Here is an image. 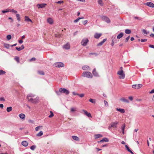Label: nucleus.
<instances>
[{
  "instance_id": "3c124183",
  "label": "nucleus",
  "mask_w": 154,
  "mask_h": 154,
  "mask_svg": "<svg viewBox=\"0 0 154 154\" xmlns=\"http://www.w3.org/2000/svg\"><path fill=\"white\" fill-rule=\"evenodd\" d=\"M40 127V126H38L36 127L35 128V131H38Z\"/></svg>"
},
{
  "instance_id": "2f4dec72",
  "label": "nucleus",
  "mask_w": 154,
  "mask_h": 154,
  "mask_svg": "<svg viewBox=\"0 0 154 154\" xmlns=\"http://www.w3.org/2000/svg\"><path fill=\"white\" fill-rule=\"evenodd\" d=\"M12 110V107L11 106L8 107L7 108V111L8 112H9Z\"/></svg>"
},
{
  "instance_id": "c85d7f7f",
  "label": "nucleus",
  "mask_w": 154,
  "mask_h": 154,
  "mask_svg": "<svg viewBox=\"0 0 154 154\" xmlns=\"http://www.w3.org/2000/svg\"><path fill=\"white\" fill-rule=\"evenodd\" d=\"M142 32L144 34L147 35L149 33V32H147L145 29H143L142 31Z\"/></svg>"
},
{
  "instance_id": "b1692460",
  "label": "nucleus",
  "mask_w": 154,
  "mask_h": 154,
  "mask_svg": "<svg viewBox=\"0 0 154 154\" xmlns=\"http://www.w3.org/2000/svg\"><path fill=\"white\" fill-rule=\"evenodd\" d=\"M123 32H121L118 35L117 38L118 39H120L123 36Z\"/></svg>"
},
{
  "instance_id": "ea45409f",
  "label": "nucleus",
  "mask_w": 154,
  "mask_h": 154,
  "mask_svg": "<svg viewBox=\"0 0 154 154\" xmlns=\"http://www.w3.org/2000/svg\"><path fill=\"white\" fill-rule=\"evenodd\" d=\"M36 146H35V145H33V146H31V147H30V149H31L32 150H34L36 148Z\"/></svg>"
},
{
  "instance_id": "49530a36",
  "label": "nucleus",
  "mask_w": 154,
  "mask_h": 154,
  "mask_svg": "<svg viewBox=\"0 0 154 154\" xmlns=\"http://www.w3.org/2000/svg\"><path fill=\"white\" fill-rule=\"evenodd\" d=\"M9 45L8 44H5L4 45V46L6 48H8L9 47Z\"/></svg>"
},
{
  "instance_id": "9d476101",
  "label": "nucleus",
  "mask_w": 154,
  "mask_h": 154,
  "mask_svg": "<svg viewBox=\"0 0 154 154\" xmlns=\"http://www.w3.org/2000/svg\"><path fill=\"white\" fill-rule=\"evenodd\" d=\"M82 111L84 112V114L88 117L91 118L92 117V116L90 113L88 112L87 111L84 109H83Z\"/></svg>"
},
{
  "instance_id": "e2e57ef3",
  "label": "nucleus",
  "mask_w": 154,
  "mask_h": 154,
  "mask_svg": "<svg viewBox=\"0 0 154 154\" xmlns=\"http://www.w3.org/2000/svg\"><path fill=\"white\" fill-rule=\"evenodd\" d=\"M39 74L42 75H44V73L43 71H40L39 72Z\"/></svg>"
},
{
  "instance_id": "6e6d98bb",
  "label": "nucleus",
  "mask_w": 154,
  "mask_h": 154,
  "mask_svg": "<svg viewBox=\"0 0 154 154\" xmlns=\"http://www.w3.org/2000/svg\"><path fill=\"white\" fill-rule=\"evenodd\" d=\"M79 20V17H78L77 19H76V20H75L74 21V23H76L77 22H78Z\"/></svg>"
},
{
  "instance_id": "37998d69",
  "label": "nucleus",
  "mask_w": 154,
  "mask_h": 154,
  "mask_svg": "<svg viewBox=\"0 0 154 154\" xmlns=\"http://www.w3.org/2000/svg\"><path fill=\"white\" fill-rule=\"evenodd\" d=\"M103 142H108L109 141V140L108 139L106 138H104L103 139Z\"/></svg>"
},
{
  "instance_id": "a19ab883",
  "label": "nucleus",
  "mask_w": 154,
  "mask_h": 154,
  "mask_svg": "<svg viewBox=\"0 0 154 154\" xmlns=\"http://www.w3.org/2000/svg\"><path fill=\"white\" fill-rule=\"evenodd\" d=\"M11 38V36L10 35H7V38L8 40H10Z\"/></svg>"
},
{
  "instance_id": "58836bf2",
  "label": "nucleus",
  "mask_w": 154,
  "mask_h": 154,
  "mask_svg": "<svg viewBox=\"0 0 154 154\" xmlns=\"http://www.w3.org/2000/svg\"><path fill=\"white\" fill-rule=\"evenodd\" d=\"M50 112L51 114L48 116V117L49 118H51L54 116V115L53 113L51 111H50Z\"/></svg>"
},
{
  "instance_id": "a18cd8bd",
  "label": "nucleus",
  "mask_w": 154,
  "mask_h": 154,
  "mask_svg": "<svg viewBox=\"0 0 154 154\" xmlns=\"http://www.w3.org/2000/svg\"><path fill=\"white\" fill-rule=\"evenodd\" d=\"M104 104L106 106H109V104L108 102L106 100L104 101Z\"/></svg>"
},
{
  "instance_id": "f3484780",
  "label": "nucleus",
  "mask_w": 154,
  "mask_h": 154,
  "mask_svg": "<svg viewBox=\"0 0 154 154\" xmlns=\"http://www.w3.org/2000/svg\"><path fill=\"white\" fill-rule=\"evenodd\" d=\"M47 21L48 23L51 24H52L53 23V19L51 18H48Z\"/></svg>"
},
{
  "instance_id": "393cba45",
  "label": "nucleus",
  "mask_w": 154,
  "mask_h": 154,
  "mask_svg": "<svg viewBox=\"0 0 154 154\" xmlns=\"http://www.w3.org/2000/svg\"><path fill=\"white\" fill-rule=\"evenodd\" d=\"M72 138L75 140L78 141L79 140V138L77 136H72Z\"/></svg>"
},
{
  "instance_id": "cd10ccee",
  "label": "nucleus",
  "mask_w": 154,
  "mask_h": 154,
  "mask_svg": "<svg viewBox=\"0 0 154 154\" xmlns=\"http://www.w3.org/2000/svg\"><path fill=\"white\" fill-rule=\"evenodd\" d=\"M17 19L18 21H20V17L19 14H16Z\"/></svg>"
},
{
  "instance_id": "6e6552de",
  "label": "nucleus",
  "mask_w": 154,
  "mask_h": 154,
  "mask_svg": "<svg viewBox=\"0 0 154 154\" xmlns=\"http://www.w3.org/2000/svg\"><path fill=\"white\" fill-rule=\"evenodd\" d=\"M144 5L151 8H154V4L151 2H147L144 4Z\"/></svg>"
},
{
  "instance_id": "de8ad7c7",
  "label": "nucleus",
  "mask_w": 154,
  "mask_h": 154,
  "mask_svg": "<svg viewBox=\"0 0 154 154\" xmlns=\"http://www.w3.org/2000/svg\"><path fill=\"white\" fill-rule=\"evenodd\" d=\"M130 38V36H128V37H127L125 39V42H127L128 40Z\"/></svg>"
},
{
  "instance_id": "c03bdc74",
  "label": "nucleus",
  "mask_w": 154,
  "mask_h": 154,
  "mask_svg": "<svg viewBox=\"0 0 154 154\" xmlns=\"http://www.w3.org/2000/svg\"><path fill=\"white\" fill-rule=\"evenodd\" d=\"M10 12H12L16 14L17 13V11H16L14 10V9H10Z\"/></svg>"
},
{
  "instance_id": "0e129e2a",
  "label": "nucleus",
  "mask_w": 154,
  "mask_h": 154,
  "mask_svg": "<svg viewBox=\"0 0 154 154\" xmlns=\"http://www.w3.org/2000/svg\"><path fill=\"white\" fill-rule=\"evenodd\" d=\"M149 93L152 94L154 93V89H152L150 92Z\"/></svg>"
},
{
  "instance_id": "5fc2aeb1",
  "label": "nucleus",
  "mask_w": 154,
  "mask_h": 154,
  "mask_svg": "<svg viewBox=\"0 0 154 154\" xmlns=\"http://www.w3.org/2000/svg\"><path fill=\"white\" fill-rule=\"evenodd\" d=\"M5 100L4 98V97H2L0 98V101H5Z\"/></svg>"
},
{
  "instance_id": "0eeeda50",
  "label": "nucleus",
  "mask_w": 154,
  "mask_h": 154,
  "mask_svg": "<svg viewBox=\"0 0 154 154\" xmlns=\"http://www.w3.org/2000/svg\"><path fill=\"white\" fill-rule=\"evenodd\" d=\"M54 66L56 67H63L64 66V64L62 62H57L54 64Z\"/></svg>"
},
{
  "instance_id": "72a5a7b5",
  "label": "nucleus",
  "mask_w": 154,
  "mask_h": 154,
  "mask_svg": "<svg viewBox=\"0 0 154 154\" xmlns=\"http://www.w3.org/2000/svg\"><path fill=\"white\" fill-rule=\"evenodd\" d=\"M89 101L93 103H94L96 102L95 100V99H93L91 98L89 100Z\"/></svg>"
},
{
  "instance_id": "473e14b6",
  "label": "nucleus",
  "mask_w": 154,
  "mask_h": 154,
  "mask_svg": "<svg viewBox=\"0 0 154 154\" xmlns=\"http://www.w3.org/2000/svg\"><path fill=\"white\" fill-rule=\"evenodd\" d=\"M98 2L101 6H102L103 5V3L102 0H98Z\"/></svg>"
},
{
  "instance_id": "13d9d810",
  "label": "nucleus",
  "mask_w": 154,
  "mask_h": 154,
  "mask_svg": "<svg viewBox=\"0 0 154 154\" xmlns=\"http://www.w3.org/2000/svg\"><path fill=\"white\" fill-rule=\"evenodd\" d=\"M133 88L137 89V85H134L132 86Z\"/></svg>"
},
{
  "instance_id": "39448f33",
  "label": "nucleus",
  "mask_w": 154,
  "mask_h": 154,
  "mask_svg": "<svg viewBox=\"0 0 154 154\" xmlns=\"http://www.w3.org/2000/svg\"><path fill=\"white\" fill-rule=\"evenodd\" d=\"M59 91L60 93H65L66 95H68L69 94V91L65 88H60Z\"/></svg>"
},
{
  "instance_id": "412c9836",
  "label": "nucleus",
  "mask_w": 154,
  "mask_h": 154,
  "mask_svg": "<svg viewBox=\"0 0 154 154\" xmlns=\"http://www.w3.org/2000/svg\"><path fill=\"white\" fill-rule=\"evenodd\" d=\"M116 110L117 111L120 112L122 113H124L125 112V110L124 109H120V108H117L116 109Z\"/></svg>"
},
{
  "instance_id": "423d86ee",
  "label": "nucleus",
  "mask_w": 154,
  "mask_h": 154,
  "mask_svg": "<svg viewBox=\"0 0 154 154\" xmlns=\"http://www.w3.org/2000/svg\"><path fill=\"white\" fill-rule=\"evenodd\" d=\"M117 74L120 75V78L121 79H123L125 77V75L123 72V71L122 70L121 71H119L117 72Z\"/></svg>"
},
{
  "instance_id": "052dcab7",
  "label": "nucleus",
  "mask_w": 154,
  "mask_h": 154,
  "mask_svg": "<svg viewBox=\"0 0 154 154\" xmlns=\"http://www.w3.org/2000/svg\"><path fill=\"white\" fill-rule=\"evenodd\" d=\"M63 1H59L57 2V3H58V4H61V3H63Z\"/></svg>"
},
{
  "instance_id": "5701e85b",
  "label": "nucleus",
  "mask_w": 154,
  "mask_h": 154,
  "mask_svg": "<svg viewBox=\"0 0 154 154\" xmlns=\"http://www.w3.org/2000/svg\"><path fill=\"white\" fill-rule=\"evenodd\" d=\"M125 124L122 125L121 127V129L122 130V134H124V130L125 129Z\"/></svg>"
},
{
  "instance_id": "e433bc0d",
  "label": "nucleus",
  "mask_w": 154,
  "mask_h": 154,
  "mask_svg": "<svg viewBox=\"0 0 154 154\" xmlns=\"http://www.w3.org/2000/svg\"><path fill=\"white\" fill-rule=\"evenodd\" d=\"M142 86L143 85L142 84H139L137 85V89H139L141 87H142Z\"/></svg>"
},
{
  "instance_id": "4d7b16f0",
  "label": "nucleus",
  "mask_w": 154,
  "mask_h": 154,
  "mask_svg": "<svg viewBox=\"0 0 154 154\" xmlns=\"http://www.w3.org/2000/svg\"><path fill=\"white\" fill-rule=\"evenodd\" d=\"M134 18L135 19H136L139 20H140L141 19L140 18L138 17H134Z\"/></svg>"
},
{
  "instance_id": "603ef678",
  "label": "nucleus",
  "mask_w": 154,
  "mask_h": 154,
  "mask_svg": "<svg viewBox=\"0 0 154 154\" xmlns=\"http://www.w3.org/2000/svg\"><path fill=\"white\" fill-rule=\"evenodd\" d=\"M89 55H94L96 56H97V54L96 53H89Z\"/></svg>"
},
{
  "instance_id": "6ab92c4d",
  "label": "nucleus",
  "mask_w": 154,
  "mask_h": 154,
  "mask_svg": "<svg viewBox=\"0 0 154 154\" xmlns=\"http://www.w3.org/2000/svg\"><path fill=\"white\" fill-rule=\"evenodd\" d=\"M82 68L85 70H89L90 69L89 67L88 66H84L82 67Z\"/></svg>"
},
{
  "instance_id": "a878e982",
  "label": "nucleus",
  "mask_w": 154,
  "mask_h": 154,
  "mask_svg": "<svg viewBox=\"0 0 154 154\" xmlns=\"http://www.w3.org/2000/svg\"><path fill=\"white\" fill-rule=\"evenodd\" d=\"M125 147L128 152H130L132 154H133V152L129 149L128 146L127 145H125Z\"/></svg>"
},
{
  "instance_id": "dca6fc26",
  "label": "nucleus",
  "mask_w": 154,
  "mask_h": 154,
  "mask_svg": "<svg viewBox=\"0 0 154 154\" xmlns=\"http://www.w3.org/2000/svg\"><path fill=\"white\" fill-rule=\"evenodd\" d=\"M120 100L125 103H128L129 102L128 100L124 97H123L121 98L120 99Z\"/></svg>"
},
{
  "instance_id": "4be33fe9",
  "label": "nucleus",
  "mask_w": 154,
  "mask_h": 154,
  "mask_svg": "<svg viewBox=\"0 0 154 154\" xmlns=\"http://www.w3.org/2000/svg\"><path fill=\"white\" fill-rule=\"evenodd\" d=\"M21 144H22V145L23 146H25V147H26V146H28V142H27V141H22V143H21Z\"/></svg>"
},
{
  "instance_id": "bb28decb",
  "label": "nucleus",
  "mask_w": 154,
  "mask_h": 154,
  "mask_svg": "<svg viewBox=\"0 0 154 154\" xmlns=\"http://www.w3.org/2000/svg\"><path fill=\"white\" fill-rule=\"evenodd\" d=\"M131 30L130 29H126L125 30V32L126 34H130L131 33Z\"/></svg>"
},
{
  "instance_id": "8fccbe9b",
  "label": "nucleus",
  "mask_w": 154,
  "mask_h": 154,
  "mask_svg": "<svg viewBox=\"0 0 154 154\" xmlns=\"http://www.w3.org/2000/svg\"><path fill=\"white\" fill-rule=\"evenodd\" d=\"M147 41V39H141L140 40L141 42H146Z\"/></svg>"
},
{
  "instance_id": "864d4df0",
  "label": "nucleus",
  "mask_w": 154,
  "mask_h": 154,
  "mask_svg": "<svg viewBox=\"0 0 154 154\" xmlns=\"http://www.w3.org/2000/svg\"><path fill=\"white\" fill-rule=\"evenodd\" d=\"M88 23V20H85L83 21V24L84 25H85Z\"/></svg>"
},
{
  "instance_id": "7c9ffc66",
  "label": "nucleus",
  "mask_w": 154,
  "mask_h": 154,
  "mask_svg": "<svg viewBox=\"0 0 154 154\" xmlns=\"http://www.w3.org/2000/svg\"><path fill=\"white\" fill-rule=\"evenodd\" d=\"M43 134L42 131H40V132L36 134V136L38 137H40L42 136Z\"/></svg>"
},
{
  "instance_id": "774afa93",
  "label": "nucleus",
  "mask_w": 154,
  "mask_h": 154,
  "mask_svg": "<svg viewBox=\"0 0 154 154\" xmlns=\"http://www.w3.org/2000/svg\"><path fill=\"white\" fill-rule=\"evenodd\" d=\"M149 47L150 48H152L154 49V45H149Z\"/></svg>"
},
{
  "instance_id": "680f3d73",
  "label": "nucleus",
  "mask_w": 154,
  "mask_h": 154,
  "mask_svg": "<svg viewBox=\"0 0 154 154\" xmlns=\"http://www.w3.org/2000/svg\"><path fill=\"white\" fill-rule=\"evenodd\" d=\"M36 60V59L35 57H32L31 58V59L30 60V61H35Z\"/></svg>"
},
{
  "instance_id": "7ed1b4c3",
  "label": "nucleus",
  "mask_w": 154,
  "mask_h": 154,
  "mask_svg": "<svg viewBox=\"0 0 154 154\" xmlns=\"http://www.w3.org/2000/svg\"><path fill=\"white\" fill-rule=\"evenodd\" d=\"M89 42L88 39L87 38H83L81 42V44L82 46H85L87 45V43Z\"/></svg>"
},
{
  "instance_id": "1a4fd4ad",
  "label": "nucleus",
  "mask_w": 154,
  "mask_h": 154,
  "mask_svg": "<svg viewBox=\"0 0 154 154\" xmlns=\"http://www.w3.org/2000/svg\"><path fill=\"white\" fill-rule=\"evenodd\" d=\"M46 5L47 4H46L42 3L41 4H38L37 6L38 8H44Z\"/></svg>"
},
{
  "instance_id": "f8f14e48",
  "label": "nucleus",
  "mask_w": 154,
  "mask_h": 154,
  "mask_svg": "<svg viewBox=\"0 0 154 154\" xmlns=\"http://www.w3.org/2000/svg\"><path fill=\"white\" fill-rule=\"evenodd\" d=\"M63 48L66 49H69L70 48V45L69 43H67L63 45Z\"/></svg>"
},
{
  "instance_id": "4468645a",
  "label": "nucleus",
  "mask_w": 154,
  "mask_h": 154,
  "mask_svg": "<svg viewBox=\"0 0 154 154\" xmlns=\"http://www.w3.org/2000/svg\"><path fill=\"white\" fill-rule=\"evenodd\" d=\"M24 21L26 22H30L31 23H32V21L29 18L28 16H25V17Z\"/></svg>"
},
{
  "instance_id": "c9c22d12",
  "label": "nucleus",
  "mask_w": 154,
  "mask_h": 154,
  "mask_svg": "<svg viewBox=\"0 0 154 154\" xmlns=\"http://www.w3.org/2000/svg\"><path fill=\"white\" fill-rule=\"evenodd\" d=\"M10 11L9 9H6L5 10H3L2 11V12L3 13H5L9 12Z\"/></svg>"
},
{
  "instance_id": "f704fd0d",
  "label": "nucleus",
  "mask_w": 154,
  "mask_h": 154,
  "mask_svg": "<svg viewBox=\"0 0 154 154\" xmlns=\"http://www.w3.org/2000/svg\"><path fill=\"white\" fill-rule=\"evenodd\" d=\"M14 59L18 63H19L20 62V59L17 56L15 57L14 58Z\"/></svg>"
},
{
  "instance_id": "ddd939ff",
  "label": "nucleus",
  "mask_w": 154,
  "mask_h": 154,
  "mask_svg": "<svg viewBox=\"0 0 154 154\" xmlns=\"http://www.w3.org/2000/svg\"><path fill=\"white\" fill-rule=\"evenodd\" d=\"M118 123V122L117 121L115 122H112V123L111 124V127H117V125Z\"/></svg>"
},
{
  "instance_id": "20e7f679",
  "label": "nucleus",
  "mask_w": 154,
  "mask_h": 154,
  "mask_svg": "<svg viewBox=\"0 0 154 154\" xmlns=\"http://www.w3.org/2000/svg\"><path fill=\"white\" fill-rule=\"evenodd\" d=\"M100 17L103 20L105 21L107 23H109L110 22V19L106 16H100Z\"/></svg>"
},
{
  "instance_id": "69168bd1",
  "label": "nucleus",
  "mask_w": 154,
  "mask_h": 154,
  "mask_svg": "<svg viewBox=\"0 0 154 154\" xmlns=\"http://www.w3.org/2000/svg\"><path fill=\"white\" fill-rule=\"evenodd\" d=\"M8 19L11 20V22H13L14 21L13 19L11 17H9Z\"/></svg>"
},
{
  "instance_id": "4c0bfd02",
  "label": "nucleus",
  "mask_w": 154,
  "mask_h": 154,
  "mask_svg": "<svg viewBox=\"0 0 154 154\" xmlns=\"http://www.w3.org/2000/svg\"><path fill=\"white\" fill-rule=\"evenodd\" d=\"M6 73V72L3 71L2 70L0 69V75L4 74Z\"/></svg>"
},
{
  "instance_id": "2eb2a0df",
  "label": "nucleus",
  "mask_w": 154,
  "mask_h": 154,
  "mask_svg": "<svg viewBox=\"0 0 154 154\" xmlns=\"http://www.w3.org/2000/svg\"><path fill=\"white\" fill-rule=\"evenodd\" d=\"M106 38L104 39L103 41L101 42L97 45V46H100L102 45L103 43L106 40Z\"/></svg>"
},
{
  "instance_id": "a211bd4d",
  "label": "nucleus",
  "mask_w": 154,
  "mask_h": 154,
  "mask_svg": "<svg viewBox=\"0 0 154 154\" xmlns=\"http://www.w3.org/2000/svg\"><path fill=\"white\" fill-rule=\"evenodd\" d=\"M92 73L95 76H98V74L97 72L96 71V69L95 68H94L92 72Z\"/></svg>"
},
{
  "instance_id": "bf43d9fd",
  "label": "nucleus",
  "mask_w": 154,
  "mask_h": 154,
  "mask_svg": "<svg viewBox=\"0 0 154 154\" xmlns=\"http://www.w3.org/2000/svg\"><path fill=\"white\" fill-rule=\"evenodd\" d=\"M16 49L18 51H19L22 50L20 47L18 48V47H16Z\"/></svg>"
},
{
  "instance_id": "79ce46f5",
  "label": "nucleus",
  "mask_w": 154,
  "mask_h": 154,
  "mask_svg": "<svg viewBox=\"0 0 154 154\" xmlns=\"http://www.w3.org/2000/svg\"><path fill=\"white\" fill-rule=\"evenodd\" d=\"M76 108H72L71 109V112H73L76 110Z\"/></svg>"
},
{
  "instance_id": "09e8293b",
  "label": "nucleus",
  "mask_w": 154,
  "mask_h": 154,
  "mask_svg": "<svg viewBox=\"0 0 154 154\" xmlns=\"http://www.w3.org/2000/svg\"><path fill=\"white\" fill-rule=\"evenodd\" d=\"M79 96L81 97H84V94H77Z\"/></svg>"
},
{
  "instance_id": "338daca9",
  "label": "nucleus",
  "mask_w": 154,
  "mask_h": 154,
  "mask_svg": "<svg viewBox=\"0 0 154 154\" xmlns=\"http://www.w3.org/2000/svg\"><path fill=\"white\" fill-rule=\"evenodd\" d=\"M56 93L57 94V95H60V92H59V91H56Z\"/></svg>"
},
{
  "instance_id": "f257e3e1",
  "label": "nucleus",
  "mask_w": 154,
  "mask_h": 154,
  "mask_svg": "<svg viewBox=\"0 0 154 154\" xmlns=\"http://www.w3.org/2000/svg\"><path fill=\"white\" fill-rule=\"evenodd\" d=\"M26 99L28 101L34 104L37 103L39 101V98L32 94H28Z\"/></svg>"
},
{
  "instance_id": "c756f323",
  "label": "nucleus",
  "mask_w": 154,
  "mask_h": 154,
  "mask_svg": "<svg viewBox=\"0 0 154 154\" xmlns=\"http://www.w3.org/2000/svg\"><path fill=\"white\" fill-rule=\"evenodd\" d=\"M103 136L100 134H97L95 135V137L96 138H98L100 137H102Z\"/></svg>"
},
{
  "instance_id": "aec40b11",
  "label": "nucleus",
  "mask_w": 154,
  "mask_h": 154,
  "mask_svg": "<svg viewBox=\"0 0 154 154\" xmlns=\"http://www.w3.org/2000/svg\"><path fill=\"white\" fill-rule=\"evenodd\" d=\"M19 116L21 119H24L25 118V115L23 113H21L19 114Z\"/></svg>"
},
{
  "instance_id": "9b49d317",
  "label": "nucleus",
  "mask_w": 154,
  "mask_h": 154,
  "mask_svg": "<svg viewBox=\"0 0 154 154\" xmlns=\"http://www.w3.org/2000/svg\"><path fill=\"white\" fill-rule=\"evenodd\" d=\"M102 34L101 33H95L94 35V37L96 39H98L102 35Z\"/></svg>"
},
{
  "instance_id": "f03ea898",
  "label": "nucleus",
  "mask_w": 154,
  "mask_h": 154,
  "mask_svg": "<svg viewBox=\"0 0 154 154\" xmlns=\"http://www.w3.org/2000/svg\"><path fill=\"white\" fill-rule=\"evenodd\" d=\"M82 76L83 77H86L89 78H91L93 76L91 72H84L82 74Z\"/></svg>"
}]
</instances>
